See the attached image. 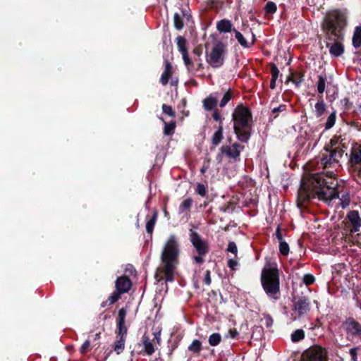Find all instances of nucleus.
<instances>
[{"label": "nucleus", "mask_w": 361, "mask_h": 361, "mask_svg": "<svg viewBox=\"0 0 361 361\" xmlns=\"http://www.w3.org/2000/svg\"><path fill=\"white\" fill-rule=\"evenodd\" d=\"M327 178L322 173L312 175L310 178H303L300 185V193L305 194L307 198L316 195L320 200L330 202L332 200L338 197L336 190L337 180L334 178L332 171H326Z\"/></svg>", "instance_id": "nucleus-1"}, {"label": "nucleus", "mask_w": 361, "mask_h": 361, "mask_svg": "<svg viewBox=\"0 0 361 361\" xmlns=\"http://www.w3.org/2000/svg\"><path fill=\"white\" fill-rule=\"evenodd\" d=\"M345 25V13L340 10H332L325 15L322 23V29L329 39H343Z\"/></svg>", "instance_id": "nucleus-2"}, {"label": "nucleus", "mask_w": 361, "mask_h": 361, "mask_svg": "<svg viewBox=\"0 0 361 361\" xmlns=\"http://www.w3.org/2000/svg\"><path fill=\"white\" fill-rule=\"evenodd\" d=\"M178 255L179 248L177 239L175 235H171L166 241L161 255L166 281L173 280L174 270Z\"/></svg>", "instance_id": "nucleus-3"}, {"label": "nucleus", "mask_w": 361, "mask_h": 361, "mask_svg": "<svg viewBox=\"0 0 361 361\" xmlns=\"http://www.w3.org/2000/svg\"><path fill=\"white\" fill-rule=\"evenodd\" d=\"M234 131L238 138L243 142H246L250 138L249 122L251 119L250 111L243 106H238L233 113Z\"/></svg>", "instance_id": "nucleus-4"}, {"label": "nucleus", "mask_w": 361, "mask_h": 361, "mask_svg": "<svg viewBox=\"0 0 361 361\" xmlns=\"http://www.w3.org/2000/svg\"><path fill=\"white\" fill-rule=\"evenodd\" d=\"M262 285L267 295L271 299H279L280 290L279 270L275 267L264 268L262 272Z\"/></svg>", "instance_id": "nucleus-5"}, {"label": "nucleus", "mask_w": 361, "mask_h": 361, "mask_svg": "<svg viewBox=\"0 0 361 361\" xmlns=\"http://www.w3.org/2000/svg\"><path fill=\"white\" fill-rule=\"evenodd\" d=\"M344 151L324 148L321 152L320 165L324 169H334L340 166L339 162L343 156Z\"/></svg>", "instance_id": "nucleus-6"}, {"label": "nucleus", "mask_w": 361, "mask_h": 361, "mask_svg": "<svg viewBox=\"0 0 361 361\" xmlns=\"http://www.w3.org/2000/svg\"><path fill=\"white\" fill-rule=\"evenodd\" d=\"M227 52L226 47L221 42L216 43L207 53V62L212 68H219L223 66Z\"/></svg>", "instance_id": "nucleus-7"}, {"label": "nucleus", "mask_w": 361, "mask_h": 361, "mask_svg": "<svg viewBox=\"0 0 361 361\" xmlns=\"http://www.w3.org/2000/svg\"><path fill=\"white\" fill-rule=\"evenodd\" d=\"M300 361H328L326 350L318 345H314L305 350Z\"/></svg>", "instance_id": "nucleus-8"}, {"label": "nucleus", "mask_w": 361, "mask_h": 361, "mask_svg": "<svg viewBox=\"0 0 361 361\" xmlns=\"http://www.w3.org/2000/svg\"><path fill=\"white\" fill-rule=\"evenodd\" d=\"M350 166L354 171H361V146L355 144L350 150L349 159Z\"/></svg>", "instance_id": "nucleus-9"}, {"label": "nucleus", "mask_w": 361, "mask_h": 361, "mask_svg": "<svg viewBox=\"0 0 361 361\" xmlns=\"http://www.w3.org/2000/svg\"><path fill=\"white\" fill-rule=\"evenodd\" d=\"M190 240L199 255H204L208 252L207 244L197 233L194 231L190 233Z\"/></svg>", "instance_id": "nucleus-10"}, {"label": "nucleus", "mask_w": 361, "mask_h": 361, "mask_svg": "<svg viewBox=\"0 0 361 361\" xmlns=\"http://www.w3.org/2000/svg\"><path fill=\"white\" fill-rule=\"evenodd\" d=\"M176 43L178 48V51L182 54V58L184 61L185 65L186 66L188 69H190L192 66H193V63L191 62V60L190 59L188 54V50L186 47V40L184 37L181 36H178L176 38Z\"/></svg>", "instance_id": "nucleus-11"}, {"label": "nucleus", "mask_w": 361, "mask_h": 361, "mask_svg": "<svg viewBox=\"0 0 361 361\" xmlns=\"http://www.w3.org/2000/svg\"><path fill=\"white\" fill-rule=\"evenodd\" d=\"M348 334L361 338V324L353 319H348L344 323Z\"/></svg>", "instance_id": "nucleus-12"}, {"label": "nucleus", "mask_w": 361, "mask_h": 361, "mask_svg": "<svg viewBox=\"0 0 361 361\" xmlns=\"http://www.w3.org/2000/svg\"><path fill=\"white\" fill-rule=\"evenodd\" d=\"M347 219L352 226L350 231H351V233L358 232L361 227V218L359 212L355 210L350 211L347 215Z\"/></svg>", "instance_id": "nucleus-13"}, {"label": "nucleus", "mask_w": 361, "mask_h": 361, "mask_svg": "<svg viewBox=\"0 0 361 361\" xmlns=\"http://www.w3.org/2000/svg\"><path fill=\"white\" fill-rule=\"evenodd\" d=\"M131 287V281L126 276L118 277L116 281V288L120 293H127Z\"/></svg>", "instance_id": "nucleus-14"}, {"label": "nucleus", "mask_w": 361, "mask_h": 361, "mask_svg": "<svg viewBox=\"0 0 361 361\" xmlns=\"http://www.w3.org/2000/svg\"><path fill=\"white\" fill-rule=\"evenodd\" d=\"M202 50L200 47H195L192 51L193 58L191 60V62L193 63V66L189 71H192L193 70H200L202 68V62L200 56L202 55Z\"/></svg>", "instance_id": "nucleus-15"}, {"label": "nucleus", "mask_w": 361, "mask_h": 361, "mask_svg": "<svg viewBox=\"0 0 361 361\" xmlns=\"http://www.w3.org/2000/svg\"><path fill=\"white\" fill-rule=\"evenodd\" d=\"M334 42L331 44H326V47L329 48L330 54L335 56H340L344 51V47L341 42L342 39H332Z\"/></svg>", "instance_id": "nucleus-16"}, {"label": "nucleus", "mask_w": 361, "mask_h": 361, "mask_svg": "<svg viewBox=\"0 0 361 361\" xmlns=\"http://www.w3.org/2000/svg\"><path fill=\"white\" fill-rule=\"evenodd\" d=\"M294 310L300 316L307 314L310 311V304L306 298L298 299L294 305Z\"/></svg>", "instance_id": "nucleus-17"}, {"label": "nucleus", "mask_w": 361, "mask_h": 361, "mask_svg": "<svg viewBox=\"0 0 361 361\" xmlns=\"http://www.w3.org/2000/svg\"><path fill=\"white\" fill-rule=\"evenodd\" d=\"M221 152L226 154V155L232 159H236L239 157L240 150V145L237 143L232 145L231 146L222 147Z\"/></svg>", "instance_id": "nucleus-18"}, {"label": "nucleus", "mask_w": 361, "mask_h": 361, "mask_svg": "<svg viewBox=\"0 0 361 361\" xmlns=\"http://www.w3.org/2000/svg\"><path fill=\"white\" fill-rule=\"evenodd\" d=\"M190 16L186 11H181L180 13H176L173 16L174 26L177 30H180L183 27L185 20H190Z\"/></svg>", "instance_id": "nucleus-19"}, {"label": "nucleus", "mask_w": 361, "mask_h": 361, "mask_svg": "<svg viewBox=\"0 0 361 361\" xmlns=\"http://www.w3.org/2000/svg\"><path fill=\"white\" fill-rule=\"evenodd\" d=\"M217 99L218 95L216 93L212 94L207 97V98H205L203 100V106L204 109L207 110L213 109L216 106Z\"/></svg>", "instance_id": "nucleus-20"}, {"label": "nucleus", "mask_w": 361, "mask_h": 361, "mask_svg": "<svg viewBox=\"0 0 361 361\" xmlns=\"http://www.w3.org/2000/svg\"><path fill=\"white\" fill-rule=\"evenodd\" d=\"M345 241L361 247V233L354 234L349 231L345 236Z\"/></svg>", "instance_id": "nucleus-21"}, {"label": "nucleus", "mask_w": 361, "mask_h": 361, "mask_svg": "<svg viewBox=\"0 0 361 361\" xmlns=\"http://www.w3.org/2000/svg\"><path fill=\"white\" fill-rule=\"evenodd\" d=\"M172 74V67L169 62L166 61L165 63V70L164 73L161 74L160 81L162 85H165L168 83L169 80L170 79Z\"/></svg>", "instance_id": "nucleus-22"}, {"label": "nucleus", "mask_w": 361, "mask_h": 361, "mask_svg": "<svg viewBox=\"0 0 361 361\" xmlns=\"http://www.w3.org/2000/svg\"><path fill=\"white\" fill-rule=\"evenodd\" d=\"M235 32V37L236 39L238 40V43L245 48H248L250 46H252L254 44V37H252V39L250 42H248L244 36L238 30H234Z\"/></svg>", "instance_id": "nucleus-23"}, {"label": "nucleus", "mask_w": 361, "mask_h": 361, "mask_svg": "<svg viewBox=\"0 0 361 361\" xmlns=\"http://www.w3.org/2000/svg\"><path fill=\"white\" fill-rule=\"evenodd\" d=\"M142 343L144 346V351L147 355H151L154 353V348L152 341L145 335L142 336Z\"/></svg>", "instance_id": "nucleus-24"}, {"label": "nucleus", "mask_w": 361, "mask_h": 361, "mask_svg": "<svg viewBox=\"0 0 361 361\" xmlns=\"http://www.w3.org/2000/svg\"><path fill=\"white\" fill-rule=\"evenodd\" d=\"M126 338L121 337H116V340L114 343V350L117 355L121 354L124 348H125V343H126Z\"/></svg>", "instance_id": "nucleus-25"}, {"label": "nucleus", "mask_w": 361, "mask_h": 361, "mask_svg": "<svg viewBox=\"0 0 361 361\" xmlns=\"http://www.w3.org/2000/svg\"><path fill=\"white\" fill-rule=\"evenodd\" d=\"M223 138V123H219L218 129L214 133L212 139L213 145L216 146L220 143Z\"/></svg>", "instance_id": "nucleus-26"}, {"label": "nucleus", "mask_w": 361, "mask_h": 361, "mask_svg": "<svg viewBox=\"0 0 361 361\" xmlns=\"http://www.w3.org/2000/svg\"><path fill=\"white\" fill-rule=\"evenodd\" d=\"M217 30L221 32H227L231 30L232 24L228 20H221L217 23Z\"/></svg>", "instance_id": "nucleus-27"}, {"label": "nucleus", "mask_w": 361, "mask_h": 361, "mask_svg": "<svg viewBox=\"0 0 361 361\" xmlns=\"http://www.w3.org/2000/svg\"><path fill=\"white\" fill-rule=\"evenodd\" d=\"M343 147L344 145L343 144L341 143L340 137L334 136L331 139L329 145L325 147L324 148H329L331 149H341V151H344Z\"/></svg>", "instance_id": "nucleus-28"}, {"label": "nucleus", "mask_w": 361, "mask_h": 361, "mask_svg": "<svg viewBox=\"0 0 361 361\" xmlns=\"http://www.w3.org/2000/svg\"><path fill=\"white\" fill-rule=\"evenodd\" d=\"M353 45L355 48H359L361 46V26H357L353 36Z\"/></svg>", "instance_id": "nucleus-29"}, {"label": "nucleus", "mask_w": 361, "mask_h": 361, "mask_svg": "<svg viewBox=\"0 0 361 361\" xmlns=\"http://www.w3.org/2000/svg\"><path fill=\"white\" fill-rule=\"evenodd\" d=\"M326 111V104L323 99L319 100L314 105V109L313 111L314 115L317 117H320L324 114Z\"/></svg>", "instance_id": "nucleus-30"}, {"label": "nucleus", "mask_w": 361, "mask_h": 361, "mask_svg": "<svg viewBox=\"0 0 361 361\" xmlns=\"http://www.w3.org/2000/svg\"><path fill=\"white\" fill-rule=\"evenodd\" d=\"M350 198L348 192H345L342 194L340 197V204L342 208L345 209L350 204Z\"/></svg>", "instance_id": "nucleus-31"}, {"label": "nucleus", "mask_w": 361, "mask_h": 361, "mask_svg": "<svg viewBox=\"0 0 361 361\" xmlns=\"http://www.w3.org/2000/svg\"><path fill=\"white\" fill-rule=\"evenodd\" d=\"M305 337L304 331L302 329H297L291 334V340L293 342H298L302 340Z\"/></svg>", "instance_id": "nucleus-32"}, {"label": "nucleus", "mask_w": 361, "mask_h": 361, "mask_svg": "<svg viewBox=\"0 0 361 361\" xmlns=\"http://www.w3.org/2000/svg\"><path fill=\"white\" fill-rule=\"evenodd\" d=\"M202 348V343L199 340H194L188 346V350L194 353H198Z\"/></svg>", "instance_id": "nucleus-33"}, {"label": "nucleus", "mask_w": 361, "mask_h": 361, "mask_svg": "<svg viewBox=\"0 0 361 361\" xmlns=\"http://www.w3.org/2000/svg\"><path fill=\"white\" fill-rule=\"evenodd\" d=\"M326 78L324 76L319 75L318 77L317 90L318 92L322 94L325 91Z\"/></svg>", "instance_id": "nucleus-34"}, {"label": "nucleus", "mask_w": 361, "mask_h": 361, "mask_svg": "<svg viewBox=\"0 0 361 361\" xmlns=\"http://www.w3.org/2000/svg\"><path fill=\"white\" fill-rule=\"evenodd\" d=\"M221 335L218 333H214L209 337V343L212 346L217 345L221 341Z\"/></svg>", "instance_id": "nucleus-35"}, {"label": "nucleus", "mask_w": 361, "mask_h": 361, "mask_svg": "<svg viewBox=\"0 0 361 361\" xmlns=\"http://www.w3.org/2000/svg\"><path fill=\"white\" fill-rule=\"evenodd\" d=\"M336 112H332L328 117L327 121L325 123V129L329 130L331 128L336 122Z\"/></svg>", "instance_id": "nucleus-36"}, {"label": "nucleus", "mask_w": 361, "mask_h": 361, "mask_svg": "<svg viewBox=\"0 0 361 361\" xmlns=\"http://www.w3.org/2000/svg\"><path fill=\"white\" fill-rule=\"evenodd\" d=\"M192 203V200L190 198H188L183 200L179 207V212L183 213L186 210H188L190 208Z\"/></svg>", "instance_id": "nucleus-37"}, {"label": "nucleus", "mask_w": 361, "mask_h": 361, "mask_svg": "<svg viewBox=\"0 0 361 361\" xmlns=\"http://www.w3.org/2000/svg\"><path fill=\"white\" fill-rule=\"evenodd\" d=\"M127 329L125 326V323L118 322V331L116 337H121L126 338Z\"/></svg>", "instance_id": "nucleus-38"}, {"label": "nucleus", "mask_w": 361, "mask_h": 361, "mask_svg": "<svg viewBox=\"0 0 361 361\" xmlns=\"http://www.w3.org/2000/svg\"><path fill=\"white\" fill-rule=\"evenodd\" d=\"M157 218V213L154 214V216L152 219H150L146 224V231L149 233H152L154 229V226L155 224V221Z\"/></svg>", "instance_id": "nucleus-39"}, {"label": "nucleus", "mask_w": 361, "mask_h": 361, "mask_svg": "<svg viewBox=\"0 0 361 361\" xmlns=\"http://www.w3.org/2000/svg\"><path fill=\"white\" fill-rule=\"evenodd\" d=\"M231 98H232L231 92L229 91L226 92L219 103L220 107L225 106L227 104V103L231 99Z\"/></svg>", "instance_id": "nucleus-40"}, {"label": "nucleus", "mask_w": 361, "mask_h": 361, "mask_svg": "<svg viewBox=\"0 0 361 361\" xmlns=\"http://www.w3.org/2000/svg\"><path fill=\"white\" fill-rule=\"evenodd\" d=\"M175 127H176V126H175L174 123H165L164 133L166 135H171L173 134Z\"/></svg>", "instance_id": "nucleus-41"}, {"label": "nucleus", "mask_w": 361, "mask_h": 361, "mask_svg": "<svg viewBox=\"0 0 361 361\" xmlns=\"http://www.w3.org/2000/svg\"><path fill=\"white\" fill-rule=\"evenodd\" d=\"M279 250L283 255H287L289 253V246L284 240L279 242Z\"/></svg>", "instance_id": "nucleus-42"}, {"label": "nucleus", "mask_w": 361, "mask_h": 361, "mask_svg": "<svg viewBox=\"0 0 361 361\" xmlns=\"http://www.w3.org/2000/svg\"><path fill=\"white\" fill-rule=\"evenodd\" d=\"M276 5L273 1H269L265 6V11L267 13H274L276 11Z\"/></svg>", "instance_id": "nucleus-43"}, {"label": "nucleus", "mask_w": 361, "mask_h": 361, "mask_svg": "<svg viewBox=\"0 0 361 361\" xmlns=\"http://www.w3.org/2000/svg\"><path fill=\"white\" fill-rule=\"evenodd\" d=\"M122 293H120L119 291L116 290V291L113 292L111 295L109 297V301L110 304H114L121 297V295Z\"/></svg>", "instance_id": "nucleus-44"}, {"label": "nucleus", "mask_w": 361, "mask_h": 361, "mask_svg": "<svg viewBox=\"0 0 361 361\" xmlns=\"http://www.w3.org/2000/svg\"><path fill=\"white\" fill-rule=\"evenodd\" d=\"M196 192L200 196L204 197L207 195V188L203 184L197 183Z\"/></svg>", "instance_id": "nucleus-45"}, {"label": "nucleus", "mask_w": 361, "mask_h": 361, "mask_svg": "<svg viewBox=\"0 0 361 361\" xmlns=\"http://www.w3.org/2000/svg\"><path fill=\"white\" fill-rule=\"evenodd\" d=\"M162 110H163V112L171 117H174L175 116V112L173 111V110L172 109L171 106H168L166 104H163L162 105Z\"/></svg>", "instance_id": "nucleus-46"}, {"label": "nucleus", "mask_w": 361, "mask_h": 361, "mask_svg": "<svg viewBox=\"0 0 361 361\" xmlns=\"http://www.w3.org/2000/svg\"><path fill=\"white\" fill-rule=\"evenodd\" d=\"M126 316V310L123 308L121 309L118 312V322L125 323V318Z\"/></svg>", "instance_id": "nucleus-47"}, {"label": "nucleus", "mask_w": 361, "mask_h": 361, "mask_svg": "<svg viewBox=\"0 0 361 361\" xmlns=\"http://www.w3.org/2000/svg\"><path fill=\"white\" fill-rule=\"evenodd\" d=\"M314 281V277L311 274H305L303 277V282L306 285H310Z\"/></svg>", "instance_id": "nucleus-48"}, {"label": "nucleus", "mask_w": 361, "mask_h": 361, "mask_svg": "<svg viewBox=\"0 0 361 361\" xmlns=\"http://www.w3.org/2000/svg\"><path fill=\"white\" fill-rule=\"evenodd\" d=\"M227 250L233 254H236L238 252L237 245L234 242H229Z\"/></svg>", "instance_id": "nucleus-49"}, {"label": "nucleus", "mask_w": 361, "mask_h": 361, "mask_svg": "<svg viewBox=\"0 0 361 361\" xmlns=\"http://www.w3.org/2000/svg\"><path fill=\"white\" fill-rule=\"evenodd\" d=\"M286 109V105H283V104H281L278 107H275L272 109V114H276V115L274 116V118H276L278 116V113L279 112H282V111H284Z\"/></svg>", "instance_id": "nucleus-50"}, {"label": "nucleus", "mask_w": 361, "mask_h": 361, "mask_svg": "<svg viewBox=\"0 0 361 361\" xmlns=\"http://www.w3.org/2000/svg\"><path fill=\"white\" fill-rule=\"evenodd\" d=\"M271 78L277 79L279 74V71L276 65H272L271 66Z\"/></svg>", "instance_id": "nucleus-51"}, {"label": "nucleus", "mask_w": 361, "mask_h": 361, "mask_svg": "<svg viewBox=\"0 0 361 361\" xmlns=\"http://www.w3.org/2000/svg\"><path fill=\"white\" fill-rule=\"evenodd\" d=\"M90 345V342L89 340H86L84 343L82 344V345L81 346V348H80V351L82 353H85V351L87 350V349L89 348Z\"/></svg>", "instance_id": "nucleus-52"}, {"label": "nucleus", "mask_w": 361, "mask_h": 361, "mask_svg": "<svg viewBox=\"0 0 361 361\" xmlns=\"http://www.w3.org/2000/svg\"><path fill=\"white\" fill-rule=\"evenodd\" d=\"M350 355H351L353 361H357V348H351L350 350Z\"/></svg>", "instance_id": "nucleus-53"}, {"label": "nucleus", "mask_w": 361, "mask_h": 361, "mask_svg": "<svg viewBox=\"0 0 361 361\" xmlns=\"http://www.w3.org/2000/svg\"><path fill=\"white\" fill-rule=\"evenodd\" d=\"M213 118L216 121H219V123H221V122L222 123V118L219 113V111L217 110H215L214 114H213Z\"/></svg>", "instance_id": "nucleus-54"}, {"label": "nucleus", "mask_w": 361, "mask_h": 361, "mask_svg": "<svg viewBox=\"0 0 361 361\" xmlns=\"http://www.w3.org/2000/svg\"><path fill=\"white\" fill-rule=\"evenodd\" d=\"M211 282L210 272L209 271H207L204 275V283L207 285H210Z\"/></svg>", "instance_id": "nucleus-55"}, {"label": "nucleus", "mask_w": 361, "mask_h": 361, "mask_svg": "<svg viewBox=\"0 0 361 361\" xmlns=\"http://www.w3.org/2000/svg\"><path fill=\"white\" fill-rule=\"evenodd\" d=\"M154 338L156 340L158 344L161 343V330H158L157 331L154 333Z\"/></svg>", "instance_id": "nucleus-56"}, {"label": "nucleus", "mask_w": 361, "mask_h": 361, "mask_svg": "<svg viewBox=\"0 0 361 361\" xmlns=\"http://www.w3.org/2000/svg\"><path fill=\"white\" fill-rule=\"evenodd\" d=\"M228 265L230 268L234 269L235 267L238 265V262L235 259H230L228 262Z\"/></svg>", "instance_id": "nucleus-57"}, {"label": "nucleus", "mask_w": 361, "mask_h": 361, "mask_svg": "<svg viewBox=\"0 0 361 361\" xmlns=\"http://www.w3.org/2000/svg\"><path fill=\"white\" fill-rule=\"evenodd\" d=\"M238 334V332L236 329H230L228 331V336L229 337L234 338L236 337V336Z\"/></svg>", "instance_id": "nucleus-58"}, {"label": "nucleus", "mask_w": 361, "mask_h": 361, "mask_svg": "<svg viewBox=\"0 0 361 361\" xmlns=\"http://www.w3.org/2000/svg\"><path fill=\"white\" fill-rule=\"evenodd\" d=\"M276 237L279 242L283 241L282 233H281L280 228L278 227L276 231Z\"/></svg>", "instance_id": "nucleus-59"}, {"label": "nucleus", "mask_w": 361, "mask_h": 361, "mask_svg": "<svg viewBox=\"0 0 361 361\" xmlns=\"http://www.w3.org/2000/svg\"><path fill=\"white\" fill-rule=\"evenodd\" d=\"M193 259L196 263H198V264H200L203 262L202 255H199L198 256H195L193 257Z\"/></svg>", "instance_id": "nucleus-60"}, {"label": "nucleus", "mask_w": 361, "mask_h": 361, "mask_svg": "<svg viewBox=\"0 0 361 361\" xmlns=\"http://www.w3.org/2000/svg\"><path fill=\"white\" fill-rule=\"evenodd\" d=\"M277 79L271 78V83H270V87L271 89H274L276 87V81Z\"/></svg>", "instance_id": "nucleus-61"}, {"label": "nucleus", "mask_w": 361, "mask_h": 361, "mask_svg": "<svg viewBox=\"0 0 361 361\" xmlns=\"http://www.w3.org/2000/svg\"><path fill=\"white\" fill-rule=\"evenodd\" d=\"M288 80L292 81L293 82H295L296 85H298L302 81V79H300L299 81H295L292 77H290Z\"/></svg>", "instance_id": "nucleus-62"}, {"label": "nucleus", "mask_w": 361, "mask_h": 361, "mask_svg": "<svg viewBox=\"0 0 361 361\" xmlns=\"http://www.w3.org/2000/svg\"><path fill=\"white\" fill-rule=\"evenodd\" d=\"M207 166H204L201 169L200 171H201V173H204V172L206 171V170H207Z\"/></svg>", "instance_id": "nucleus-63"}, {"label": "nucleus", "mask_w": 361, "mask_h": 361, "mask_svg": "<svg viewBox=\"0 0 361 361\" xmlns=\"http://www.w3.org/2000/svg\"><path fill=\"white\" fill-rule=\"evenodd\" d=\"M99 338H100V333H97L94 335V339L97 340V339H99Z\"/></svg>", "instance_id": "nucleus-64"}]
</instances>
